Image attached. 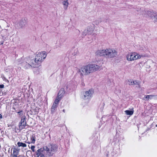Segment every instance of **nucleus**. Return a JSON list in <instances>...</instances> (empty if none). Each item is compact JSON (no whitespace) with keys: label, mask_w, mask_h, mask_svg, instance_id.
<instances>
[{"label":"nucleus","mask_w":157,"mask_h":157,"mask_svg":"<svg viewBox=\"0 0 157 157\" xmlns=\"http://www.w3.org/2000/svg\"><path fill=\"white\" fill-rule=\"evenodd\" d=\"M47 55L45 52L38 53L35 56L34 60L32 61V66L33 67L40 66L41 63L46 58Z\"/></svg>","instance_id":"f257e3e1"},{"label":"nucleus","mask_w":157,"mask_h":157,"mask_svg":"<svg viewBox=\"0 0 157 157\" xmlns=\"http://www.w3.org/2000/svg\"><path fill=\"white\" fill-rule=\"evenodd\" d=\"M103 64V62L101 61V63L99 65L95 64H88L85 66L86 69L87 71L88 75L90 73H93L99 70Z\"/></svg>","instance_id":"f03ea898"},{"label":"nucleus","mask_w":157,"mask_h":157,"mask_svg":"<svg viewBox=\"0 0 157 157\" xmlns=\"http://www.w3.org/2000/svg\"><path fill=\"white\" fill-rule=\"evenodd\" d=\"M106 56L108 58H112L116 57L117 55V51L114 48H106Z\"/></svg>","instance_id":"7ed1b4c3"},{"label":"nucleus","mask_w":157,"mask_h":157,"mask_svg":"<svg viewBox=\"0 0 157 157\" xmlns=\"http://www.w3.org/2000/svg\"><path fill=\"white\" fill-rule=\"evenodd\" d=\"M57 148V147L56 145L52 144L48 147H45L44 148V149L47 152V153L50 154V155H52L54 154Z\"/></svg>","instance_id":"20e7f679"},{"label":"nucleus","mask_w":157,"mask_h":157,"mask_svg":"<svg viewBox=\"0 0 157 157\" xmlns=\"http://www.w3.org/2000/svg\"><path fill=\"white\" fill-rule=\"evenodd\" d=\"M94 93V90H93V89H89L85 91L83 93V98L85 100L90 98Z\"/></svg>","instance_id":"39448f33"},{"label":"nucleus","mask_w":157,"mask_h":157,"mask_svg":"<svg viewBox=\"0 0 157 157\" xmlns=\"http://www.w3.org/2000/svg\"><path fill=\"white\" fill-rule=\"evenodd\" d=\"M25 118L26 117L25 116H23L21 117V121L19 124V129L20 130L24 128L26 125L27 123Z\"/></svg>","instance_id":"423d86ee"},{"label":"nucleus","mask_w":157,"mask_h":157,"mask_svg":"<svg viewBox=\"0 0 157 157\" xmlns=\"http://www.w3.org/2000/svg\"><path fill=\"white\" fill-rule=\"evenodd\" d=\"M146 56L145 55L140 54L136 52H133V56L132 59V61L140 59L141 58L145 57Z\"/></svg>","instance_id":"0eeeda50"},{"label":"nucleus","mask_w":157,"mask_h":157,"mask_svg":"<svg viewBox=\"0 0 157 157\" xmlns=\"http://www.w3.org/2000/svg\"><path fill=\"white\" fill-rule=\"evenodd\" d=\"M77 72L81 77L88 75L85 66H83L79 69L77 71Z\"/></svg>","instance_id":"6e6552de"},{"label":"nucleus","mask_w":157,"mask_h":157,"mask_svg":"<svg viewBox=\"0 0 157 157\" xmlns=\"http://www.w3.org/2000/svg\"><path fill=\"white\" fill-rule=\"evenodd\" d=\"M60 100V98L58 97H57L51 108V112L53 113L55 112L56 109L57 107L58 104Z\"/></svg>","instance_id":"1a4fd4ad"},{"label":"nucleus","mask_w":157,"mask_h":157,"mask_svg":"<svg viewBox=\"0 0 157 157\" xmlns=\"http://www.w3.org/2000/svg\"><path fill=\"white\" fill-rule=\"evenodd\" d=\"M106 49H105L98 50L95 52V54L96 56H105L106 53Z\"/></svg>","instance_id":"9d476101"},{"label":"nucleus","mask_w":157,"mask_h":157,"mask_svg":"<svg viewBox=\"0 0 157 157\" xmlns=\"http://www.w3.org/2000/svg\"><path fill=\"white\" fill-rule=\"evenodd\" d=\"M133 52H129L126 55V59L128 61H132L133 58Z\"/></svg>","instance_id":"9b49d317"},{"label":"nucleus","mask_w":157,"mask_h":157,"mask_svg":"<svg viewBox=\"0 0 157 157\" xmlns=\"http://www.w3.org/2000/svg\"><path fill=\"white\" fill-rule=\"evenodd\" d=\"M62 4L63 5L64 9L65 10H67L69 5L68 0H63Z\"/></svg>","instance_id":"f8f14e48"},{"label":"nucleus","mask_w":157,"mask_h":157,"mask_svg":"<svg viewBox=\"0 0 157 157\" xmlns=\"http://www.w3.org/2000/svg\"><path fill=\"white\" fill-rule=\"evenodd\" d=\"M32 62L31 65L29 64L26 62H25L22 64V66L25 69H27L30 68L31 67L33 66H32Z\"/></svg>","instance_id":"ddd939ff"},{"label":"nucleus","mask_w":157,"mask_h":157,"mask_svg":"<svg viewBox=\"0 0 157 157\" xmlns=\"http://www.w3.org/2000/svg\"><path fill=\"white\" fill-rule=\"evenodd\" d=\"M65 93V91L64 89H60L59 93H58V96L57 97H58L61 100V98L63 96V95Z\"/></svg>","instance_id":"4468645a"},{"label":"nucleus","mask_w":157,"mask_h":157,"mask_svg":"<svg viewBox=\"0 0 157 157\" xmlns=\"http://www.w3.org/2000/svg\"><path fill=\"white\" fill-rule=\"evenodd\" d=\"M18 153V150L16 148H14L13 149V152L11 154V157H17Z\"/></svg>","instance_id":"2eb2a0df"},{"label":"nucleus","mask_w":157,"mask_h":157,"mask_svg":"<svg viewBox=\"0 0 157 157\" xmlns=\"http://www.w3.org/2000/svg\"><path fill=\"white\" fill-rule=\"evenodd\" d=\"M133 85H135L137 87H140V82L138 80H133Z\"/></svg>","instance_id":"dca6fc26"},{"label":"nucleus","mask_w":157,"mask_h":157,"mask_svg":"<svg viewBox=\"0 0 157 157\" xmlns=\"http://www.w3.org/2000/svg\"><path fill=\"white\" fill-rule=\"evenodd\" d=\"M155 97L154 95H147L144 96V98L146 99V100L147 101L149 99H151Z\"/></svg>","instance_id":"f3484780"},{"label":"nucleus","mask_w":157,"mask_h":157,"mask_svg":"<svg viewBox=\"0 0 157 157\" xmlns=\"http://www.w3.org/2000/svg\"><path fill=\"white\" fill-rule=\"evenodd\" d=\"M19 26L21 28L22 27H23L25 25V21L23 19H21L19 23Z\"/></svg>","instance_id":"a211bd4d"},{"label":"nucleus","mask_w":157,"mask_h":157,"mask_svg":"<svg viewBox=\"0 0 157 157\" xmlns=\"http://www.w3.org/2000/svg\"><path fill=\"white\" fill-rule=\"evenodd\" d=\"M125 112L127 115H132L133 113L134 110L133 109H132V110L130 111L126 110L125 111Z\"/></svg>","instance_id":"6ab92c4d"},{"label":"nucleus","mask_w":157,"mask_h":157,"mask_svg":"<svg viewBox=\"0 0 157 157\" xmlns=\"http://www.w3.org/2000/svg\"><path fill=\"white\" fill-rule=\"evenodd\" d=\"M43 151V150L42 148H40V149H39L36 152V155L37 156V157H39L40 155L41 154H43L42 152Z\"/></svg>","instance_id":"aec40b11"},{"label":"nucleus","mask_w":157,"mask_h":157,"mask_svg":"<svg viewBox=\"0 0 157 157\" xmlns=\"http://www.w3.org/2000/svg\"><path fill=\"white\" fill-rule=\"evenodd\" d=\"M17 144L18 147H26L27 145L25 143L21 142H18L17 143Z\"/></svg>","instance_id":"412c9836"},{"label":"nucleus","mask_w":157,"mask_h":157,"mask_svg":"<svg viewBox=\"0 0 157 157\" xmlns=\"http://www.w3.org/2000/svg\"><path fill=\"white\" fill-rule=\"evenodd\" d=\"M153 16H151L152 19L155 22H157V14L154 13L152 14Z\"/></svg>","instance_id":"4be33fe9"},{"label":"nucleus","mask_w":157,"mask_h":157,"mask_svg":"<svg viewBox=\"0 0 157 157\" xmlns=\"http://www.w3.org/2000/svg\"><path fill=\"white\" fill-rule=\"evenodd\" d=\"M4 89H0V95H3L6 94L7 90H5Z\"/></svg>","instance_id":"5701e85b"},{"label":"nucleus","mask_w":157,"mask_h":157,"mask_svg":"<svg viewBox=\"0 0 157 157\" xmlns=\"http://www.w3.org/2000/svg\"><path fill=\"white\" fill-rule=\"evenodd\" d=\"M133 80L130 79L128 80V83L130 85H133Z\"/></svg>","instance_id":"b1692460"},{"label":"nucleus","mask_w":157,"mask_h":157,"mask_svg":"<svg viewBox=\"0 0 157 157\" xmlns=\"http://www.w3.org/2000/svg\"><path fill=\"white\" fill-rule=\"evenodd\" d=\"M31 139L32 140V143H34L35 141V140L33 136L31 137Z\"/></svg>","instance_id":"393cba45"},{"label":"nucleus","mask_w":157,"mask_h":157,"mask_svg":"<svg viewBox=\"0 0 157 157\" xmlns=\"http://www.w3.org/2000/svg\"><path fill=\"white\" fill-rule=\"evenodd\" d=\"M35 148V146H32L31 147V149L33 152L35 151V149H34Z\"/></svg>","instance_id":"a878e982"},{"label":"nucleus","mask_w":157,"mask_h":157,"mask_svg":"<svg viewBox=\"0 0 157 157\" xmlns=\"http://www.w3.org/2000/svg\"><path fill=\"white\" fill-rule=\"evenodd\" d=\"M4 87V85L3 84L0 85V88H3Z\"/></svg>","instance_id":"bb28decb"},{"label":"nucleus","mask_w":157,"mask_h":157,"mask_svg":"<svg viewBox=\"0 0 157 157\" xmlns=\"http://www.w3.org/2000/svg\"><path fill=\"white\" fill-rule=\"evenodd\" d=\"M40 157H44V155L43 154H41L40 155Z\"/></svg>","instance_id":"cd10ccee"},{"label":"nucleus","mask_w":157,"mask_h":157,"mask_svg":"<svg viewBox=\"0 0 157 157\" xmlns=\"http://www.w3.org/2000/svg\"><path fill=\"white\" fill-rule=\"evenodd\" d=\"M87 31H88V30H85L84 31V32H83V33L84 34H85V33H86Z\"/></svg>","instance_id":"c85d7f7f"},{"label":"nucleus","mask_w":157,"mask_h":157,"mask_svg":"<svg viewBox=\"0 0 157 157\" xmlns=\"http://www.w3.org/2000/svg\"><path fill=\"white\" fill-rule=\"evenodd\" d=\"M3 42H1L0 43V44L1 45V44H3Z\"/></svg>","instance_id":"c756f323"},{"label":"nucleus","mask_w":157,"mask_h":157,"mask_svg":"<svg viewBox=\"0 0 157 157\" xmlns=\"http://www.w3.org/2000/svg\"><path fill=\"white\" fill-rule=\"evenodd\" d=\"M2 118V115L1 114H0V118Z\"/></svg>","instance_id":"7c9ffc66"},{"label":"nucleus","mask_w":157,"mask_h":157,"mask_svg":"<svg viewBox=\"0 0 157 157\" xmlns=\"http://www.w3.org/2000/svg\"><path fill=\"white\" fill-rule=\"evenodd\" d=\"M22 112V111H20V112H17V113H18V114H19V113H21V112Z\"/></svg>","instance_id":"2f4dec72"},{"label":"nucleus","mask_w":157,"mask_h":157,"mask_svg":"<svg viewBox=\"0 0 157 157\" xmlns=\"http://www.w3.org/2000/svg\"><path fill=\"white\" fill-rule=\"evenodd\" d=\"M63 112H64V113H65V109H63Z\"/></svg>","instance_id":"473e14b6"},{"label":"nucleus","mask_w":157,"mask_h":157,"mask_svg":"<svg viewBox=\"0 0 157 157\" xmlns=\"http://www.w3.org/2000/svg\"><path fill=\"white\" fill-rule=\"evenodd\" d=\"M156 127H157V124H156Z\"/></svg>","instance_id":"72a5a7b5"}]
</instances>
